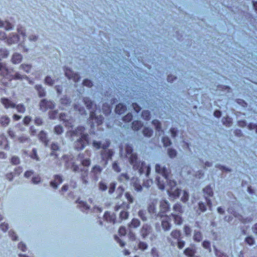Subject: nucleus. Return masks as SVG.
Segmentation results:
<instances>
[{"label":"nucleus","instance_id":"1a4fd4ad","mask_svg":"<svg viewBox=\"0 0 257 257\" xmlns=\"http://www.w3.org/2000/svg\"><path fill=\"white\" fill-rule=\"evenodd\" d=\"M63 159L66 161L65 166L67 169H71L74 172L79 171V167L73 162L71 156L64 155Z\"/></svg>","mask_w":257,"mask_h":257},{"label":"nucleus","instance_id":"7c9ffc66","mask_svg":"<svg viewBox=\"0 0 257 257\" xmlns=\"http://www.w3.org/2000/svg\"><path fill=\"white\" fill-rule=\"evenodd\" d=\"M170 218L172 217L174 219V223L177 225H180L182 223L183 220L180 215L175 213H171Z\"/></svg>","mask_w":257,"mask_h":257},{"label":"nucleus","instance_id":"bb28decb","mask_svg":"<svg viewBox=\"0 0 257 257\" xmlns=\"http://www.w3.org/2000/svg\"><path fill=\"white\" fill-rule=\"evenodd\" d=\"M167 240H168V242L169 243H170L171 245L172 246H175L176 244V243H177L178 246L180 249L182 248L185 246V241L183 240H181L180 239V238L176 242L173 241L172 240V238L170 237H168Z\"/></svg>","mask_w":257,"mask_h":257},{"label":"nucleus","instance_id":"f03ea898","mask_svg":"<svg viewBox=\"0 0 257 257\" xmlns=\"http://www.w3.org/2000/svg\"><path fill=\"white\" fill-rule=\"evenodd\" d=\"M126 157L128 159L130 164L134 170H138L140 175L145 174L149 176L151 172V167L147 166L145 162H141L138 160V155L133 153V147L127 145L125 147Z\"/></svg>","mask_w":257,"mask_h":257},{"label":"nucleus","instance_id":"f8f14e48","mask_svg":"<svg viewBox=\"0 0 257 257\" xmlns=\"http://www.w3.org/2000/svg\"><path fill=\"white\" fill-rule=\"evenodd\" d=\"M162 218L161 226L163 229L165 231L170 230L172 226L170 223V216L168 215H165Z\"/></svg>","mask_w":257,"mask_h":257},{"label":"nucleus","instance_id":"69168bd1","mask_svg":"<svg viewBox=\"0 0 257 257\" xmlns=\"http://www.w3.org/2000/svg\"><path fill=\"white\" fill-rule=\"evenodd\" d=\"M148 244L143 241H140L138 244V247L139 249L144 250L148 248Z\"/></svg>","mask_w":257,"mask_h":257},{"label":"nucleus","instance_id":"6e6552de","mask_svg":"<svg viewBox=\"0 0 257 257\" xmlns=\"http://www.w3.org/2000/svg\"><path fill=\"white\" fill-rule=\"evenodd\" d=\"M55 106V102L51 100L43 99L39 102L40 109L42 111H46L48 109H52Z\"/></svg>","mask_w":257,"mask_h":257},{"label":"nucleus","instance_id":"473e14b6","mask_svg":"<svg viewBox=\"0 0 257 257\" xmlns=\"http://www.w3.org/2000/svg\"><path fill=\"white\" fill-rule=\"evenodd\" d=\"M35 88L38 92L39 96L40 97H44L46 96V92L44 88L41 85H36Z\"/></svg>","mask_w":257,"mask_h":257},{"label":"nucleus","instance_id":"39448f33","mask_svg":"<svg viewBox=\"0 0 257 257\" xmlns=\"http://www.w3.org/2000/svg\"><path fill=\"white\" fill-rule=\"evenodd\" d=\"M0 76L11 81L22 80L28 78L27 75L15 71L13 68H9L6 63L0 62Z\"/></svg>","mask_w":257,"mask_h":257},{"label":"nucleus","instance_id":"6e6d98bb","mask_svg":"<svg viewBox=\"0 0 257 257\" xmlns=\"http://www.w3.org/2000/svg\"><path fill=\"white\" fill-rule=\"evenodd\" d=\"M168 154L171 158H175L177 155V151L173 149L169 148L168 149Z\"/></svg>","mask_w":257,"mask_h":257},{"label":"nucleus","instance_id":"f257e3e1","mask_svg":"<svg viewBox=\"0 0 257 257\" xmlns=\"http://www.w3.org/2000/svg\"><path fill=\"white\" fill-rule=\"evenodd\" d=\"M156 173L160 174L156 177V183L161 190H164L166 187L168 195L174 198L179 196L181 190L176 187V182L172 180L169 178L170 173L169 169L165 167H163L160 164L155 166Z\"/></svg>","mask_w":257,"mask_h":257},{"label":"nucleus","instance_id":"052dcab7","mask_svg":"<svg viewBox=\"0 0 257 257\" xmlns=\"http://www.w3.org/2000/svg\"><path fill=\"white\" fill-rule=\"evenodd\" d=\"M125 197L128 201V204H131L134 202V197L133 196L129 193L126 192L125 194Z\"/></svg>","mask_w":257,"mask_h":257},{"label":"nucleus","instance_id":"680f3d73","mask_svg":"<svg viewBox=\"0 0 257 257\" xmlns=\"http://www.w3.org/2000/svg\"><path fill=\"white\" fill-rule=\"evenodd\" d=\"M142 116L145 120H149L150 118V112L148 110H144L142 113Z\"/></svg>","mask_w":257,"mask_h":257},{"label":"nucleus","instance_id":"338daca9","mask_svg":"<svg viewBox=\"0 0 257 257\" xmlns=\"http://www.w3.org/2000/svg\"><path fill=\"white\" fill-rule=\"evenodd\" d=\"M11 163L13 165H18L20 163V158L16 156H13L11 158Z\"/></svg>","mask_w":257,"mask_h":257},{"label":"nucleus","instance_id":"c85d7f7f","mask_svg":"<svg viewBox=\"0 0 257 257\" xmlns=\"http://www.w3.org/2000/svg\"><path fill=\"white\" fill-rule=\"evenodd\" d=\"M33 66L31 64L28 63H22L19 66V69L22 70L26 73H30L32 70Z\"/></svg>","mask_w":257,"mask_h":257},{"label":"nucleus","instance_id":"e433bc0d","mask_svg":"<svg viewBox=\"0 0 257 257\" xmlns=\"http://www.w3.org/2000/svg\"><path fill=\"white\" fill-rule=\"evenodd\" d=\"M126 107L125 105L122 103H119L116 106L115 112L119 114H122L126 110Z\"/></svg>","mask_w":257,"mask_h":257},{"label":"nucleus","instance_id":"c03bdc74","mask_svg":"<svg viewBox=\"0 0 257 257\" xmlns=\"http://www.w3.org/2000/svg\"><path fill=\"white\" fill-rule=\"evenodd\" d=\"M15 108L19 113H24L26 111V107L23 103L16 104Z\"/></svg>","mask_w":257,"mask_h":257},{"label":"nucleus","instance_id":"bf43d9fd","mask_svg":"<svg viewBox=\"0 0 257 257\" xmlns=\"http://www.w3.org/2000/svg\"><path fill=\"white\" fill-rule=\"evenodd\" d=\"M162 142L165 147H168L171 145V142L170 139L167 137H164L162 138Z\"/></svg>","mask_w":257,"mask_h":257},{"label":"nucleus","instance_id":"f704fd0d","mask_svg":"<svg viewBox=\"0 0 257 257\" xmlns=\"http://www.w3.org/2000/svg\"><path fill=\"white\" fill-rule=\"evenodd\" d=\"M153 124L155 126V128L156 131L159 133V135H161V134H162L164 133V131L163 130H162L161 128V124L160 122L157 119L153 120L152 121Z\"/></svg>","mask_w":257,"mask_h":257},{"label":"nucleus","instance_id":"4be33fe9","mask_svg":"<svg viewBox=\"0 0 257 257\" xmlns=\"http://www.w3.org/2000/svg\"><path fill=\"white\" fill-rule=\"evenodd\" d=\"M19 35L13 33L10 34L6 42L8 45H10L17 43L19 41Z\"/></svg>","mask_w":257,"mask_h":257},{"label":"nucleus","instance_id":"423d86ee","mask_svg":"<svg viewBox=\"0 0 257 257\" xmlns=\"http://www.w3.org/2000/svg\"><path fill=\"white\" fill-rule=\"evenodd\" d=\"M92 146L96 149H99L101 148L103 149L100 152V156L102 161L104 162V165L106 166L108 163V160H111L114 155V152L112 150L107 149V148L110 146V142L107 140L104 143L101 144L100 142L94 141Z\"/></svg>","mask_w":257,"mask_h":257},{"label":"nucleus","instance_id":"0e129e2a","mask_svg":"<svg viewBox=\"0 0 257 257\" xmlns=\"http://www.w3.org/2000/svg\"><path fill=\"white\" fill-rule=\"evenodd\" d=\"M245 241L250 246L253 245L255 243L254 239L251 236L247 237L245 239Z\"/></svg>","mask_w":257,"mask_h":257},{"label":"nucleus","instance_id":"412c9836","mask_svg":"<svg viewBox=\"0 0 257 257\" xmlns=\"http://www.w3.org/2000/svg\"><path fill=\"white\" fill-rule=\"evenodd\" d=\"M23 55L18 52L14 53L11 59V61L13 64H20L23 60Z\"/></svg>","mask_w":257,"mask_h":257},{"label":"nucleus","instance_id":"2f4dec72","mask_svg":"<svg viewBox=\"0 0 257 257\" xmlns=\"http://www.w3.org/2000/svg\"><path fill=\"white\" fill-rule=\"evenodd\" d=\"M84 154H80L78 155V159L81 161V164L84 166H88L90 164V160L88 158H85Z\"/></svg>","mask_w":257,"mask_h":257},{"label":"nucleus","instance_id":"09e8293b","mask_svg":"<svg viewBox=\"0 0 257 257\" xmlns=\"http://www.w3.org/2000/svg\"><path fill=\"white\" fill-rule=\"evenodd\" d=\"M18 140L19 141V142L21 143H26V142H30L31 140L26 135H23L21 137H19L18 138Z\"/></svg>","mask_w":257,"mask_h":257},{"label":"nucleus","instance_id":"774afa93","mask_svg":"<svg viewBox=\"0 0 257 257\" xmlns=\"http://www.w3.org/2000/svg\"><path fill=\"white\" fill-rule=\"evenodd\" d=\"M116 187V183L115 182H111L109 186L108 193L111 194L113 193L115 190Z\"/></svg>","mask_w":257,"mask_h":257},{"label":"nucleus","instance_id":"8fccbe9b","mask_svg":"<svg viewBox=\"0 0 257 257\" xmlns=\"http://www.w3.org/2000/svg\"><path fill=\"white\" fill-rule=\"evenodd\" d=\"M74 108L75 110H77L80 114H83L85 112L84 108L82 106H80L79 104H75Z\"/></svg>","mask_w":257,"mask_h":257},{"label":"nucleus","instance_id":"393cba45","mask_svg":"<svg viewBox=\"0 0 257 257\" xmlns=\"http://www.w3.org/2000/svg\"><path fill=\"white\" fill-rule=\"evenodd\" d=\"M131 183L135 190L137 191H142V186L140 182V181L137 178H133L131 180Z\"/></svg>","mask_w":257,"mask_h":257},{"label":"nucleus","instance_id":"c756f323","mask_svg":"<svg viewBox=\"0 0 257 257\" xmlns=\"http://www.w3.org/2000/svg\"><path fill=\"white\" fill-rule=\"evenodd\" d=\"M11 119L7 115H2L0 117V124L2 127L7 126L10 123Z\"/></svg>","mask_w":257,"mask_h":257},{"label":"nucleus","instance_id":"864d4df0","mask_svg":"<svg viewBox=\"0 0 257 257\" xmlns=\"http://www.w3.org/2000/svg\"><path fill=\"white\" fill-rule=\"evenodd\" d=\"M63 128L60 125H57L54 127V133L57 135H61L63 133Z\"/></svg>","mask_w":257,"mask_h":257},{"label":"nucleus","instance_id":"e2e57ef3","mask_svg":"<svg viewBox=\"0 0 257 257\" xmlns=\"http://www.w3.org/2000/svg\"><path fill=\"white\" fill-rule=\"evenodd\" d=\"M112 167L113 170L116 172H120L121 169L117 161H114L112 163Z\"/></svg>","mask_w":257,"mask_h":257},{"label":"nucleus","instance_id":"49530a36","mask_svg":"<svg viewBox=\"0 0 257 257\" xmlns=\"http://www.w3.org/2000/svg\"><path fill=\"white\" fill-rule=\"evenodd\" d=\"M153 131L151 128L145 127L143 131L144 136L147 137H151L153 135Z\"/></svg>","mask_w":257,"mask_h":257},{"label":"nucleus","instance_id":"cd10ccee","mask_svg":"<svg viewBox=\"0 0 257 257\" xmlns=\"http://www.w3.org/2000/svg\"><path fill=\"white\" fill-rule=\"evenodd\" d=\"M115 102L114 99H111L109 104H103L102 108V111L105 115H108L111 112L110 104H112Z\"/></svg>","mask_w":257,"mask_h":257},{"label":"nucleus","instance_id":"72a5a7b5","mask_svg":"<svg viewBox=\"0 0 257 257\" xmlns=\"http://www.w3.org/2000/svg\"><path fill=\"white\" fill-rule=\"evenodd\" d=\"M39 139L42 141L45 146H47L48 143V140L47 139V133L43 131H42L40 132L38 135Z\"/></svg>","mask_w":257,"mask_h":257},{"label":"nucleus","instance_id":"58836bf2","mask_svg":"<svg viewBox=\"0 0 257 257\" xmlns=\"http://www.w3.org/2000/svg\"><path fill=\"white\" fill-rule=\"evenodd\" d=\"M138 216L143 221H147L148 220L147 213L145 210H140L138 212Z\"/></svg>","mask_w":257,"mask_h":257},{"label":"nucleus","instance_id":"b1692460","mask_svg":"<svg viewBox=\"0 0 257 257\" xmlns=\"http://www.w3.org/2000/svg\"><path fill=\"white\" fill-rule=\"evenodd\" d=\"M104 219L108 222L114 224L115 222V215L114 213H110L108 212H105L103 215Z\"/></svg>","mask_w":257,"mask_h":257},{"label":"nucleus","instance_id":"aec40b11","mask_svg":"<svg viewBox=\"0 0 257 257\" xmlns=\"http://www.w3.org/2000/svg\"><path fill=\"white\" fill-rule=\"evenodd\" d=\"M60 105L59 106L61 109H66V108L69 107L71 103V100L69 98L66 96H64L60 100Z\"/></svg>","mask_w":257,"mask_h":257},{"label":"nucleus","instance_id":"2eb2a0df","mask_svg":"<svg viewBox=\"0 0 257 257\" xmlns=\"http://www.w3.org/2000/svg\"><path fill=\"white\" fill-rule=\"evenodd\" d=\"M65 76L69 79H72L74 82H78L80 76L78 73H74L71 69L66 68L64 70Z\"/></svg>","mask_w":257,"mask_h":257},{"label":"nucleus","instance_id":"dca6fc26","mask_svg":"<svg viewBox=\"0 0 257 257\" xmlns=\"http://www.w3.org/2000/svg\"><path fill=\"white\" fill-rule=\"evenodd\" d=\"M0 101L6 109L15 108L16 106V104L9 98L2 97Z\"/></svg>","mask_w":257,"mask_h":257},{"label":"nucleus","instance_id":"9d476101","mask_svg":"<svg viewBox=\"0 0 257 257\" xmlns=\"http://www.w3.org/2000/svg\"><path fill=\"white\" fill-rule=\"evenodd\" d=\"M203 191L207 205L208 206L209 209L211 210L212 207V202L208 197H212L213 195L212 189L210 186H207L203 189Z\"/></svg>","mask_w":257,"mask_h":257},{"label":"nucleus","instance_id":"a211bd4d","mask_svg":"<svg viewBox=\"0 0 257 257\" xmlns=\"http://www.w3.org/2000/svg\"><path fill=\"white\" fill-rule=\"evenodd\" d=\"M54 180L50 182V186L54 189H57L59 185L63 182L62 177L59 175H55L54 176Z\"/></svg>","mask_w":257,"mask_h":257},{"label":"nucleus","instance_id":"ea45409f","mask_svg":"<svg viewBox=\"0 0 257 257\" xmlns=\"http://www.w3.org/2000/svg\"><path fill=\"white\" fill-rule=\"evenodd\" d=\"M141 224L140 221L137 218H133L128 226L130 227L137 228L140 226Z\"/></svg>","mask_w":257,"mask_h":257},{"label":"nucleus","instance_id":"7ed1b4c3","mask_svg":"<svg viewBox=\"0 0 257 257\" xmlns=\"http://www.w3.org/2000/svg\"><path fill=\"white\" fill-rule=\"evenodd\" d=\"M84 131V127L79 126L75 130L67 133L73 140H74L75 137L78 138L74 143V147L78 150H82L88 144V135L85 133Z\"/></svg>","mask_w":257,"mask_h":257},{"label":"nucleus","instance_id":"4468645a","mask_svg":"<svg viewBox=\"0 0 257 257\" xmlns=\"http://www.w3.org/2000/svg\"><path fill=\"white\" fill-rule=\"evenodd\" d=\"M102 171V168L99 165H95L92 167L91 171L92 179L95 182L99 178V176Z\"/></svg>","mask_w":257,"mask_h":257},{"label":"nucleus","instance_id":"6ab92c4d","mask_svg":"<svg viewBox=\"0 0 257 257\" xmlns=\"http://www.w3.org/2000/svg\"><path fill=\"white\" fill-rule=\"evenodd\" d=\"M148 211L152 218L155 217V218H157L159 217V216H157L158 213L156 212V201H154L149 205Z\"/></svg>","mask_w":257,"mask_h":257},{"label":"nucleus","instance_id":"13d9d810","mask_svg":"<svg viewBox=\"0 0 257 257\" xmlns=\"http://www.w3.org/2000/svg\"><path fill=\"white\" fill-rule=\"evenodd\" d=\"M79 207L81 208L82 211H84L89 209V207L88 205L83 201L79 202Z\"/></svg>","mask_w":257,"mask_h":257},{"label":"nucleus","instance_id":"603ef678","mask_svg":"<svg viewBox=\"0 0 257 257\" xmlns=\"http://www.w3.org/2000/svg\"><path fill=\"white\" fill-rule=\"evenodd\" d=\"M9 55V52L6 48H1L0 49V56L3 58H7Z\"/></svg>","mask_w":257,"mask_h":257},{"label":"nucleus","instance_id":"4d7b16f0","mask_svg":"<svg viewBox=\"0 0 257 257\" xmlns=\"http://www.w3.org/2000/svg\"><path fill=\"white\" fill-rule=\"evenodd\" d=\"M173 210L179 214L183 212L182 206L179 203H176L174 205Z\"/></svg>","mask_w":257,"mask_h":257},{"label":"nucleus","instance_id":"5701e85b","mask_svg":"<svg viewBox=\"0 0 257 257\" xmlns=\"http://www.w3.org/2000/svg\"><path fill=\"white\" fill-rule=\"evenodd\" d=\"M81 180L82 183L86 185L89 183L88 171L87 169L82 170L81 173Z\"/></svg>","mask_w":257,"mask_h":257},{"label":"nucleus","instance_id":"c9c22d12","mask_svg":"<svg viewBox=\"0 0 257 257\" xmlns=\"http://www.w3.org/2000/svg\"><path fill=\"white\" fill-rule=\"evenodd\" d=\"M117 180L118 181L120 182H122L123 183H127L129 180L130 177L127 173H121L118 177Z\"/></svg>","mask_w":257,"mask_h":257},{"label":"nucleus","instance_id":"de8ad7c7","mask_svg":"<svg viewBox=\"0 0 257 257\" xmlns=\"http://www.w3.org/2000/svg\"><path fill=\"white\" fill-rule=\"evenodd\" d=\"M3 28H4L7 31H10L13 29L14 26L10 22L6 21L4 22Z\"/></svg>","mask_w":257,"mask_h":257},{"label":"nucleus","instance_id":"a18cd8bd","mask_svg":"<svg viewBox=\"0 0 257 257\" xmlns=\"http://www.w3.org/2000/svg\"><path fill=\"white\" fill-rule=\"evenodd\" d=\"M108 187L107 183L104 181H101L98 183V189L100 191H105L107 190Z\"/></svg>","mask_w":257,"mask_h":257},{"label":"nucleus","instance_id":"a878e982","mask_svg":"<svg viewBox=\"0 0 257 257\" xmlns=\"http://www.w3.org/2000/svg\"><path fill=\"white\" fill-rule=\"evenodd\" d=\"M131 183L135 190L137 191H142V186L140 182V181L137 178H133L131 180Z\"/></svg>","mask_w":257,"mask_h":257},{"label":"nucleus","instance_id":"9b49d317","mask_svg":"<svg viewBox=\"0 0 257 257\" xmlns=\"http://www.w3.org/2000/svg\"><path fill=\"white\" fill-rule=\"evenodd\" d=\"M170 208L169 202L165 200L160 201V211L157 214V216L162 218L164 215V214L167 212Z\"/></svg>","mask_w":257,"mask_h":257},{"label":"nucleus","instance_id":"79ce46f5","mask_svg":"<svg viewBox=\"0 0 257 257\" xmlns=\"http://www.w3.org/2000/svg\"><path fill=\"white\" fill-rule=\"evenodd\" d=\"M193 239L195 241L200 242L202 239V235L200 231H195L193 235Z\"/></svg>","mask_w":257,"mask_h":257},{"label":"nucleus","instance_id":"f3484780","mask_svg":"<svg viewBox=\"0 0 257 257\" xmlns=\"http://www.w3.org/2000/svg\"><path fill=\"white\" fill-rule=\"evenodd\" d=\"M60 119L65 123V125L68 127H72L73 126V119L70 118L64 113H61L59 116Z\"/></svg>","mask_w":257,"mask_h":257},{"label":"nucleus","instance_id":"20e7f679","mask_svg":"<svg viewBox=\"0 0 257 257\" xmlns=\"http://www.w3.org/2000/svg\"><path fill=\"white\" fill-rule=\"evenodd\" d=\"M83 102L87 109L90 110L89 123L90 124L91 127H93L95 123L97 125L101 124L103 122V117L100 114H97L100 112V110L97 109L96 105H94L93 102L88 97H84Z\"/></svg>","mask_w":257,"mask_h":257},{"label":"nucleus","instance_id":"ddd939ff","mask_svg":"<svg viewBox=\"0 0 257 257\" xmlns=\"http://www.w3.org/2000/svg\"><path fill=\"white\" fill-rule=\"evenodd\" d=\"M152 227L147 223H145L141 227L140 233L143 239H145L151 232Z\"/></svg>","mask_w":257,"mask_h":257},{"label":"nucleus","instance_id":"4c0bfd02","mask_svg":"<svg viewBox=\"0 0 257 257\" xmlns=\"http://www.w3.org/2000/svg\"><path fill=\"white\" fill-rule=\"evenodd\" d=\"M184 253L188 257H192L195 253V249L193 247H188L184 250Z\"/></svg>","mask_w":257,"mask_h":257},{"label":"nucleus","instance_id":"5fc2aeb1","mask_svg":"<svg viewBox=\"0 0 257 257\" xmlns=\"http://www.w3.org/2000/svg\"><path fill=\"white\" fill-rule=\"evenodd\" d=\"M45 83L49 85L52 86L55 83V80L53 79L50 76H47L45 79Z\"/></svg>","mask_w":257,"mask_h":257},{"label":"nucleus","instance_id":"3c124183","mask_svg":"<svg viewBox=\"0 0 257 257\" xmlns=\"http://www.w3.org/2000/svg\"><path fill=\"white\" fill-rule=\"evenodd\" d=\"M17 31L18 33L21 35L24 39L26 38V31L25 29L21 26H18L17 28Z\"/></svg>","mask_w":257,"mask_h":257},{"label":"nucleus","instance_id":"0eeeda50","mask_svg":"<svg viewBox=\"0 0 257 257\" xmlns=\"http://www.w3.org/2000/svg\"><path fill=\"white\" fill-rule=\"evenodd\" d=\"M129 208V204L126 203H122L120 205H116L115 206V211H118L119 209H122L119 213V218L121 220L126 219L128 218L129 213L126 210Z\"/></svg>","mask_w":257,"mask_h":257},{"label":"nucleus","instance_id":"37998d69","mask_svg":"<svg viewBox=\"0 0 257 257\" xmlns=\"http://www.w3.org/2000/svg\"><path fill=\"white\" fill-rule=\"evenodd\" d=\"M142 126L143 123L140 121H134L132 123V128L135 131L139 130Z\"/></svg>","mask_w":257,"mask_h":257},{"label":"nucleus","instance_id":"a19ab883","mask_svg":"<svg viewBox=\"0 0 257 257\" xmlns=\"http://www.w3.org/2000/svg\"><path fill=\"white\" fill-rule=\"evenodd\" d=\"M170 236L172 238L176 239L177 241L180 238L181 232L179 230H174L171 232Z\"/></svg>","mask_w":257,"mask_h":257}]
</instances>
